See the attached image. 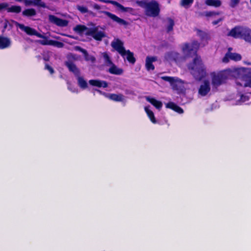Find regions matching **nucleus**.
I'll list each match as a JSON object with an SVG mask.
<instances>
[{
	"label": "nucleus",
	"mask_w": 251,
	"mask_h": 251,
	"mask_svg": "<svg viewBox=\"0 0 251 251\" xmlns=\"http://www.w3.org/2000/svg\"><path fill=\"white\" fill-rule=\"evenodd\" d=\"M188 68L191 74L196 79L201 80L206 75V67L201 57L197 55L193 59V62L188 65Z\"/></svg>",
	"instance_id": "f257e3e1"
},
{
	"label": "nucleus",
	"mask_w": 251,
	"mask_h": 251,
	"mask_svg": "<svg viewBox=\"0 0 251 251\" xmlns=\"http://www.w3.org/2000/svg\"><path fill=\"white\" fill-rule=\"evenodd\" d=\"M74 30L79 34L90 36L97 41H101L105 37L103 29L99 26L88 28L84 25H77L74 27Z\"/></svg>",
	"instance_id": "f03ea898"
},
{
	"label": "nucleus",
	"mask_w": 251,
	"mask_h": 251,
	"mask_svg": "<svg viewBox=\"0 0 251 251\" xmlns=\"http://www.w3.org/2000/svg\"><path fill=\"white\" fill-rule=\"evenodd\" d=\"M232 73V70L230 69L211 73L210 75L213 88L216 89L219 86L225 83Z\"/></svg>",
	"instance_id": "7ed1b4c3"
},
{
	"label": "nucleus",
	"mask_w": 251,
	"mask_h": 251,
	"mask_svg": "<svg viewBox=\"0 0 251 251\" xmlns=\"http://www.w3.org/2000/svg\"><path fill=\"white\" fill-rule=\"evenodd\" d=\"M137 3L141 7L145 9L146 15L150 17L157 16L160 12L158 3L154 0H142L137 1Z\"/></svg>",
	"instance_id": "20e7f679"
},
{
	"label": "nucleus",
	"mask_w": 251,
	"mask_h": 251,
	"mask_svg": "<svg viewBox=\"0 0 251 251\" xmlns=\"http://www.w3.org/2000/svg\"><path fill=\"white\" fill-rule=\"evenodd\" d=\"M15 24L16 25L17 27H19L20 29H21L22 31L25 32L28 35H35L37 37L41 38H44V40L40 41V43L42 45H50V40L46 39L45 36L39 33L35 29L28 26H25L23 24H19L18 23H15Z\"/></svg>",
	"instance_id": "39448f33"
},
{
	"label": "nucleus",
	"mask_w": 251,
	"mask_h": 251,
	"mask_svg": "<svg viewBox=\"0 0 251 251\" xmlns=\"http://www.w3.org/2000/svg\"><path fill=\"white\" fill-rule=\"evenodd\" d=\"M200 47V44L197 41H193L190 43L183 44L181 50L183 53L186 56H189L192 54H195Z\"/></svg>",
	"instance_id": "423d86ee"
},
{
	"label": "nucleus",
	"mask_w": 251,
	"mask_h": 251,
	"mask_svg": "<svg viewBox=\"0 0 251 251\" xmlns=\"http://www.w3.org/2000/svg\"><path fill=\"white\" fill-rule=\"evenodd\" d=\"M162 79L170 82L173 89L180 93L184 90V83L179 78L170 76H162Z\"/></svg>",
	"instance_id": "0eeeda50"
},
{
	"label": "nucleus",
	"mask_w": 251,
	"mask_h": 251,
	"mask_svg": "<svg viewBox=\"0 0 251 251\" xmlns=\"http://www.w3.org/2000/svg\"><path fill=\"white\" fill-rule=\"evenodd\" d=\"M239 73L244 74L242 76H239L236 80V83L237 86L241 87H249L251 88V76L246 75L247 71H245L243 70H240L238 71ZM250 73V72H248Z\"/></svg>",
	"instance_id": "6e6552de"
},
{
	"label": "nucleus",
	"mask_w": 251,
	"mask_h": 251,
	"mask_svg": "<svg viewBox=\"0 0 251 251\" xmlns=\"http://www.w3.org/2000/svg\"><path fill=\"white\" fill-rule=\"evenodd\" d=\"M211 86L210 81L208 80L202 81L198 89V94L201 97L207 96L210 91Z\"/></svg>",
	"instance_id": "1a4fd4ad"
},
{
	"label": "nucleus",
	"mask_w": 251,
	"mask_h": 251,
	"mask_svg": "<svg viewBox=\"0 0 251 251\" xmlns=\"http://www.w3.org/2000/svg\"><path fill=\"white\" fill-rule=\"evenodd\" d=\"M49 20L50 22L59 26H66L68 24V21L57 18V17L50 15L49 16Z\"/></svg>",
	"instance_id": "9d476101"
},
{
	"label": "nucleus",
	"mask_w": 251,
	"mask_h": 251,
	"mask_svg": "<svg viewBox=\"0 0 251 251\" xmlns=\"http://www.w3.org/2000/svg\"><path fill=\"white\" fill-rule=\"evenodd\" d=\"M99 92L102 94V92L98 90ZM102 94L109 99L115 101H123L125 100V97L121 94H106L103 93Z\"/></svg>",
	"instance_id": "9b49d317"
},
{
	"label": "nucleus",
	"mask_w": 251,
	"mask_h": 251,
	"mask_svg": "<svg viewBox=\"0 0 251 251\" xmlns=\"http://www.w3.org/2000/svg\"><path fill=\"white\" fill-rule=\"evenodd\" d=\"M103 13L113 21L117 23L120 25H127V22L109 12L104 11Z\"/></svg>",
	"instance_id": "f8f14e48"
},
{
	"label": "nucleus",
	"mask_w": 251,
	"mask_h": 251,
	"mask_svg": "<svg viewBox=\"0 0 251 251\" xmlns=\"http://www.w3.org/2000/svg\"><path fill=\"white\" fill-rule=\"evenodd\" d=\"M244 102L251 103V93L245 95H239L236 96L235 104L240 105Z\"/></svg>",
	"instance_id": "ddd939ff"
},
{
	"label": "nucleus",
	"mask_w": 251,
	"mask_h": 251,
	"mask_svg": "<svg viewBox=\"0 0 251 251\" xmlns=\"http://www.w3.org/2000/svg\"><path fill=\"white\" fill-rule=\"evenodd\" d=\"M244 28L243 27H235L230 30L228 35L236 38H242Z\"/></svg>",
	"instance_id": "4468645a"
},
{
	"label": "nucleus",
	"mask_w": 251,
	"mask_h": 251,
	"mask_svg": "<svg viewBox=\"0 0 251 251\" xmlns=\"http://www.w3.org/2000/svg\"><path fill=\"white\" fill-rule=\"evenodd\" d=\"M100 1L107 3H111L113 5L116 6L119 9H120L123 12H132L133 11V9L130 7H125L122 5L117 2V1L110 0H99Z\"/></svg>",
	"instance_id": "2eb2a0df"
},
{
	"label": "nucleus",
	"mask_w": 251,
	"mask_h": 251,
	"mask_svg": "<svg viewBox=\"0 0 251 251\" xmlns=\"http://www.w3.org/2000/svg\"><path fill=\"white\" fill-rule=\"evenodd\" d=\"M111 45L120 54L124 53L125 49L123 47V43L121 40L115 39L111 42Z\"/></svg>",
	"instance_id": "dca6fc26"
},
{
	"label": "nucleus",
	"mask_w": 251,
	"mask_h": 251,
	"mask_svg": "<svg viewBox=\"0 0 251 251\" xmlns=\"http://www.w3.org/2000/svg\"><path fill=\"white\" fill-rule=\"evenodd\" d=\"M24 3L25 6H38L42 7H46V4L42 1V0H24Z\"/></svg>",
	"instance_id": "f3484780"
},
{
	"label": "nucleus",
	"mask_w": 251,
	"mask_h": 251,
	"mask_svg": "<svg viewBox=\"0 0 251 251\" xmlns=\"http://www.w3.org/2000/svg\"><path fill=\"white\" fill-rule=\"evenodd\" d=\"M89 83L91 85L98 87L106 88L107 87V83L104 81L92 79L89 81Z\"/></svg>",
	"instance_id": "a211bd4d"
},
{
	"label": "nucleus",
	"mask_w": 251,
	"mask_h": 251,
	"mask_svg": "<svg viewBox=\"0 0 251 251\" xmlns=\"http://www.w3.org/2000/svg\"><path fill=\"white\" fill-rule=\"evenodd\" d=\"M11 43L9 38L0 36V49L9 48L11 46Z\"/></svg>",
	"instance_id": "6ab92c4d"
},
{
	"label": "nucleus",
	"mask_w": 251,
	"mask_h": 251,
	"mask_svg": "<svg viewBox=\"0 0 251 251\" xmlns=\"http://www.w3.org/2000/svg\"><path fill=\"white\" fill-rule=\"evenodd\" d=\"M157 60L156 57H147L146 59V68L147 70H153L154 69L152 63Z\"/></svg>",
	"instance_id": "aec40b11"
},
{
	"label": "nucleus",
	"mask_w": 251,
	"mask_h": 251,
	"mask_svg": "<svg viewBox=\"0 0 251 251\" xmlns=\"http://www.w3.org/2000/svg\"><path fill=\"white\" fill-rule=\"evenodd\" d=\"M65 64L70 71L73 72L75 75H79V71L74 63L69 61H66Z\"/></svg>",
	"instance_id": "412c9836"
},
{
	"label": "nucleus",
	"mask_w": 251,
	"mask_h": 251,
	"mask_svg": "<svg viewBox=\"0 0 251 251\" xmlns=\"http://www.w3.org/2000/svg\"><path fill=\"white\" fill-rule=\"evenodd\" d=\"M108 67V71L111 74L120 75H122L123 73V70L122 69L118 68L113 63Z\"/></svg>",
	"instance_id": "4be33fe9"
},
{
	"label": "nucleus",
	"mask_w": 251,
	"mask_h": 251,
	"mask_svg": "<svg viewBox=\"0 0 251 251\" xmlns=\"http://www.w3.org/2000/svg\"><path fill=\"white\" fill-rule=\"evenodd\" d=\"M146 99L148 101L152 104L158 109H160L162 107V103L160 101L157 100L154 98L147 97Z\"/></svg>",
	"instance_id": "5701e85b"
},
{
	"label": "nucleus",
	"mask_w": 251,
	"mask_h": 251,
	"mask_svg": "<svg viewBox=\"0 0 251 251\" xmlns=\"http://www.w3.org/2000/svg\"><path fill=\"white\" fill-rule=\"evenodd\" d=\"M166 106L167 108L171 109L179 114L183 113V109L173 102H168L166 104Z\"/></svg>",
	"instance_id": "b1692460"
},
{
	"label": "nucleus",
	"mask_w": 251,
	"mask_h": 251,
	"mask_svg": "<svg viewBox=\"0 0 251 251\" xmlns=\"http://www.w3.org/2000/svg\"><path fill=\"white\" fill-rule=\"evenodd\" d=\"M179 54L176 52H168L165 55V59L168 61H177L178 59Z\"/></svg>",
	"instance_id": "393cba45"
},
{
	"label": "nucleus",
	"mask_w": 251,
	"mask_h": 251,
	"mask_svg": "<svg viewBox=\"0 0 251 251\" xmlns=\"http://www.w3.org/2000/svg\"><path fill=\"white\" fill-rule=\"evenodd\" d=\"M124 57H126V59L131 63H134L135 59L133 56V54L129 50H125V52L123 54H121Z\"/></svg>",
	"instance_id": "a878e982"
},
{
	"label": "nucleus",
	"mask_w": 251,
	"mask_h": 251,
	"mask_svg": "<svg viewBox=\"0 0 251 251\" xmlns=\"http://www.w3.org/2000/svg\"><path fill=\"white\" fill-rule=\"evenodd\" d=\"M77 84L80 88L86 89L88 88V85L87 81L83 77L80 76L79 75H77Z\"/></svg>",
	"instance_id": "bb28decb"
},
{
	"label": "nucleus",
	"mask_w": 251,
	"mask_h": 251,
	"mask_svg": "<svg viewBox=\"0 0 251 251\" xmlns=\"http://www.w3.org/2000/svg\"><path fill=\"white\" fill-rule=\"evenodd\" d=\"M242 38L246 41L251 43V30L250 29L244 28Z\"/></svg>",
	"instance_id": "cd10ccee"
},
{
	"label": "nucleus",
	"mask_w": 251,
	"mask_h": 251,
	"mask_svg": "<svg viewBox=\"0 0 251 251\" xmlns=\"http://www.w3.org/2000/svg\"><path fill=\"white\" fill-rule=\"evenodd\" d=\"M145 110L148 117L150 118L151 121L153 124H156L157 123V122H156V120L154 117V113L151 109H150L149 107L146 106L145 107Z\"/></svg>",
	"instance_id": "c85d7f7f"
},
{
	"label": "nucleus",
	"mask_w": 251,
	"mask_h": 251,
	"mask_svg": "<svg viewBox=\"0 0 251 251\" xmlns=\"http://www.w3.org/2000/svg\"><path fill=\"white\" fill-rule=\"evenodd\" d=\"M205 3L208 6L218 7L221 5L222 2L220 0H206Z\"/></svg>",
	"instance_id": "c756f323"
},
{
	"label": "nucleus",
	"mask_w": 251,
	"mask_h": 251,
	"mask_svg": "<svg viewBox=\"0 0 251 251\" xmlns=\"http://www.w3.org/2000/svg\"><path fill=\"white\" fill-rule=\"evenodd\" d=\"M80 50L84 54L85 59L86 61H90L92 63H94L95 62V57L93 55L88 54L86 50L82 49H80Z\"/></svg>",
	"instance_id": "7c9ffc66"
},
{
	"label": "nucleus",
	"mask_w": 251,
	"mask_h": 251,
	"mask_svg": "<svg viewBox=\"0 0 251 251\" xmlns=\"http://www.w3.org/2000/svg\"><path fill=\"white\" fill-rule=\"evenodd\" d=\"M194 0H180L179 4L185 8H188L191 6Z\"/></svg>",
	"instance_id": "2f4dec72"
},
{
	"label": "nucleus",
	"mask_w": 251,
	"mask_h": 251,
	"mask_svg": "<svg viewBox=\"0 0 251 251\" xmlns=\"http://www.w3.org/2000/svg\"><path fill=\"white\" fill-rule=\"evenodd\" d=\"M102 55L104 59V63H105L106 66L109 67L113 64L109 55H108V54L107 53L103 52L102 53Z\"/></svg>",
	"instance_id": "473e14b6"
},
{
	"label": "nucleus",
	"mask_w": 251,
	"mask_h": 251,
	"mask_svg": "<svg viewBox=\"0 0 251 251\" xmlns=\"http://www.w3.org/2000/svg\"><path fill=\"white\" fill-rule=\"evenodd\" d=\"M228 53L230 60L236 61L240 60L241 59V56L239 54L236 53H232L230 52H228Z\"/></svg>",
	"instance_id": "72a5a7b5"
},
{
	"label": "nucleus",
	"mask_w": 251,
	"mask_h": 251,
	"mask_svg": "<svg viewBox=\"0 0 251 251\" xmlns=\"http://www.w3.org/2000/svg\"><path fill=\"white\" fill-rule=\"evenodd\" d=\"M21 11V7L20 6H12L9 7L8 6V12H14L19 13Z\"/></svg>",
	"instance_id": "f704fd0d"
},
{
	"label": "nucleus",
	"mask_w": 251,
	"mask_h": 251,
	"mask_svg": "<svg viewBox=\"0 0 251 251\" xmlns=\"http://www.w3.org/2000/svg\"><path fill=\"white\" fill-rule=\"evenodd\" d=\"M23 15L27 16H34L36 14V11L34 9H27L23 12Z\"/></svg>",
	"instance_id": "c9c22d12"
},
{
	"label": "nucleus",
	"mask_w": 251,
	"mask_h": 251,
	"mask_svg": "<svg viewBox=\"0 0 251 251\" xmlns=\"http://www.w3.org/2000/svg\"><path fill=\"white\" fill-rule=\"evenodd\" d=\"M174 25V21L169 19L167 21V25L166 26V30L168 32L172 31L173 29V26Z\"/></svg>",
	"instance_id": "e433bc0d"
},
{
	"label": "nucleus",
	"mask_w": 251,
	"mask_h": 251,
	"mask_svg": "<svg viewBox=\"0 0 251 251\" xmlns=\"http://www.w3.org/2000/svg\"><path fill=\"white\" fill-rule=\"evenodd\" d=\"M15 23H17L16 22L11 21L9 22L7 20H4L3 21V27L4 28H10L12 25H15L17 28H19L16 26V25L15 24Z\"/></svg>",
	"instance_id": "4c0bfd02"
},
{
	"label": "nucleus",
	"mask_w": 251,
	"mask_h": 251,
	"mask_svg": "<svg viewBox=\"0 0 251 251\" xmlns=\"http://www.w3.org/2000/svg\"><path fill=\"white\" fill-rule=\"evenodd\" d=\"M50 45H51V46H54V47H56L59 48H62L63 47L64 44H63V43H62L61 42L51 40H50Z\"/></svg>",
	"instance_id": "58836bf2"
},
{
	"label": "nucleus",
	"mask_w": 251,
	"mask_h": 251,
	"mask_svg": "<svg viewBox=\"0 0 251 251\" xmlns=\"http://www.w3.org/2000/svg\"><path fill=\"white\" fill-rule=\"evenodd\" d=\"M220 12H206L205 13V16L206 17H215L217 15H219Z\"/></svg>",
	"instance_id": "ea45409f"
},
{
	"label": "nucleus",
	"mask_w": 251,
	"mask_h": 251,
	"mask_svg": "<svg viewBox=\"0 0 251 251\" xmlns=\"http://www.w3.org/2000/svg\"><path fill=\"white\" fill-rule=\"evenodd\" d=\"M240 1V0H230L229 6L234 8L239 3Z\"/></svg>",
	"instance_id": "a19ab883"
},
{
	"label": "nucleus",
	"mask_w": 251,
	"mask_h": 251,
	"mask_svg": "<svg viewBox=\"0 0 251 251\" xmlns=\"http://www.w3.org/2000/svg\"><path fill=\"white\" fill-rule=\"evenodd\" d=\"M8 4L5 2L0 3V12L6 10L8 11Z\"/></svg>",
	"instance_id": "79ce46f5"
},
{
	"label": "nucleus",
	"mask_w": 251,
	"mask_h": 251,
	"mask_svg": "<svg viewBox=\"0 0 251 251\" xmlns=\"http://www.w3.org/2000/svg\"><path fill=\"white\" fill-rule=\"evenodd\" d=\"M229 60H230V59L229 58V55L228 52L226 54L225 56L222 59V62L225 63H227L229 62Z\"/></svg>",
	"instance_id": "37998d69"
},
{
	"label": "nucleus",
	"mask_w": 251,
	"mask_h": 251,
	"mask_svg": "<svg viewBox=\"0 0 251 251\" xmlns=\"http://www.w3.org/2000/svg\"><path fill=\"white\" fill-rule=\"evenodd\" d=\"M77 9L82 13H85L88 12V9L86 7L81 6H77Z\"/></svg>",
	"instance_id": "c03bdc74"
},
{
	"label": "nucleus",
	"mask_w": 251,
	"mask_h": 251,
	"mask_svg": "<svg viewBox=\"0 0 251 251\" xmlns=\"http://www.w3.org/2000/svg\"><path fill=\"white\" fill-rule=\"evenodd\" d=\"M46 69L50 72V74H52L54 73L53 69L49 65L46 66Z\"/></svg>",
	"instance_id": "a18cd8bd"
},
{
	"label": "nucleus",
	"mask_w": 251,
	"mask_h": 251,
	"mask_svg": "<svg viewBox=\"0 0 251 251\" xmlns=\"http://www.w3.org/2000/svg\"><path fill=\"white\" fill-rule=\"evenodd\" d=\"M69 90H70V91H71L72 92H74V93H77L78 92V90L76 88H72V87L70 86V85H69L68 87Z\"/></svg>",
	"instance_id": "49530a36"
},
{
	"label": "nucleus",
	"mask_w": 251,
	"mask_h": 251,
	"mask_svg": "<svg viewBox=\"0 0 251 251\" xmlns=\"http://www.w3.org/2000/svg\"><path fill=\"white\" fill-rule=\"evenodd\" d=\"M222 20H223V19H222V18H220V19H218V20H217V21H213V22H212V24H213V25H216L218 24L220 21H221Z\"/></svg>",
	"instance_id": "de8ad7c7"
},
{
	"label": "nucleus",
	"mask_w": 251,
	"mask_h": 251,
	"mask_svg": "<svg viewBox=\"0 0 251 251\" xmlns=\"http://www.w3.org/2000/svg\"><path fill=\"white\" fill-rule=\"evenodd\" d=\"M94 7L95 8V9H100V6L98 5V4H95L94 5Z\"/></svg>",
	"instance_id": "09e8293b"
},
{
	"label": "nucleus",
	"mask_w": 251,
	"mask_h": 251,
	"mask_svg": "<svg viewBox=\"0 0 251 251\" xmlns=\"http://www.w3.org/2000/svg\"><path fill=\"white\" fill-rule=\"evenodd\" d=\"M17 1H23L24 2V0H16Z\"/></svg>",
	"instance_id": "8fccbe9b"
}]
</instances>
